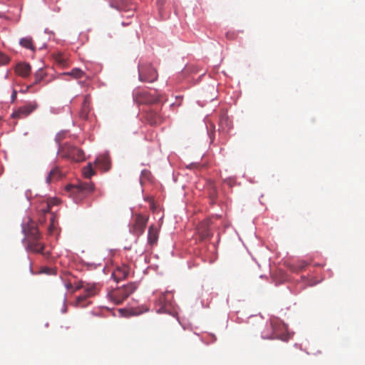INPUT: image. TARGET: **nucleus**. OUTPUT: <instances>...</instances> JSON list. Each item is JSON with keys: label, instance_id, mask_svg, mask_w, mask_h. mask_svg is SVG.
Segmentation results:
<instances>
[{"label": "nucleus", "instance_id": "dca6fc26", "mask_svg": "<svg viewBox=\"0 0 365 365\" xmlns=\"http://www.w3.org/2000/svg\"><path fill=\"white\" fill-rule=\"evenodd\" d=\"M59 203V200L58 199H50L47 200H44L41 202L38 210L40 212H42L43 214L47 212H51V208L53 206L56 205Z\"/></svg>", "mask_w": 365, "mask_h": 365}, {"label": "nucleus", "instance_id": "1a4fd4ad", "mask_svg": "<svg viewBox=\"0 0 365 365\" xmlns=\"http://www.w3.org/2000/svg\"><path fill=\"white\" fill-rule=\"evenodd\" d=\"M67 190L71 191L73 193L79 192L82 194H88L94 190V185L91 182H80L76 185L68 186Z\"/></svg>", "mask_w": 365, "mask_h": 365}, {"label": "nucleus", "instance_id": "7c9ffc66", "mask_svg": "<svg viewBox=\"0 0 365 365\" xmlns=\"http://www.w3.org/2000/svg\"><path fill=\"white\" fill-rule=\"evenodd\" d=\"M237 35L234 32H227L226 33V38L230 40H233L236 38Z\"/></svg>", "mask_w": 365, "mask_h": 365}, {"label": "nucleus", "instance_id": "f704fd0d", "mask_svg": "<svg viewBox=\"0 0 365 365\" xmlns=\"http://www.w3.org/2000/svg\"><path fill=\"white\" fill-rule=\"evenodd\" d=\"M67 289H70L72 287L71 283L68 282L66 284Z\"/></svg>", "mask_w": 365, "mask_h": 365}, {"label": "nucleus", "instance_id": "6ab92c4d", "mask_svg": "<svg viewBox=\"0 0 365 365\" xmlns=\"http://www.w3.org/2000/svg\"><path fill=\"white\" fill-rule=\"evenodd\" d=\"M219 127L220 130L223 131H228L231 127V122L229 120L228 117L226 115H221L219 121Z\"/></svg>", "mask_w": 365, "mask_h": 365}, {"label": "nucleus", "instance_id": "f8f14e48", "mask_svg": "<svg viewBox=\"0 0 365 365\" xmlns=\"http://www.w3.org/2000/svg\"><path fill=\"white\" fill-rule=\"evenodd\" d=\"M130 268L127 264L116 267L112 273V277L116 282L123 280L128 276Z\"/></svg>", "mask_w": 365, "mask_h": 365}, {"label": "nucleus", "instance_id": "72a5a7b5", "mask_svg": "<svg viewBox=\"0 0 365 365\" xmlns=\"http://www.w3.org/2000/svg\"><path fill=\"white\" fill-rule=\"evenodd\" d=\"M42 79V77H38L37 75L36 76V81H35V83H37L38 82H39Z\"/></svg>", "mask_w": 365, "mask_h": 365}, {"label": "nucleus", "instance_id": "4be33fe9", "mask_svg": "<svg viewBox=\"0 0 365 365\" xmlns=\"http://www.w3.org/2000/svg\"><path fill=\"white\" fill-rule=\"evenodd\" d=\"M20 45L26 48L34 51L35 47L33 43V40L31 37L22 38L20 40Z\"/></svg>", "mask_w": 365, "mask_h": 365}, {"label": "nucleus", "instance_id": "f3484780", "mask_svg": "<svg viewBox=\"0 0 365 365\" xmlns=\"http://www.w3.org/2000/svg\"><path fill=\"white\" fill-rule=\"evenodd\" d=\"M15 72L19 76L26 78L30 75L31 66L26 63H19L15 67Z\"/></svg>", "mask_w": 365, "mask_h": 365}, {"label": "nucleus", "instance_id": "412c9836", "mask_svg": "<svg viewBox=\"0 0 365 365\" xmlns=\"http://www.w3.org/2000/svg\"><path fill=\"white\" fill-rule=\"evenodd\" d=\"M82 173L83 177L88 179H90L92 176H93L96 174V171L91 163H88L86 166L83 168Z\"/></svg>", "mask_w": 365, "mask_h": 365}, {"label": "nucleus", "instance_id": "20e7f679", "mask_svg": "<svg viewBox=\"0 0 365 365\" xmlns=\"http://www.w3.org/2000/svg\"><path fill=\"white\" fill-rule=\"evenodd\" d=\"M139 79L140 81L152 83L157 80V71L148 63H141L138 66Z\"/></svg>", "mask_w": 365, "mask_h": 365}, {"label": "nucleus", "instance_id": "a211bd4d", "mask_svg": "<svg viewBox=\"0 0 365 365\" xmlns=\"http://www.w3.org/2000/svg\"><path fill=\"white\" fill-rule=\"evenodd\" d=\"M158 240V229L155 225H150L148 229V241L150 245L157 244Z\"/></svg>", "mask_w": 365, "mask_h": 365}, {"label": "nucleus", "instance_id": "6e6552de", "mask_svg": "<svg viewBox=\"0 0 365 365\" xmlns=\"http://www.w3.org/2000/svg\"><path fill=\"white\" fill-rule=\"evenodd\" d=\"M97 287L96 285L88 286L85 289V294L77 297L76 301V305L79 307H85L90 302H86L88 297L94 296L97 293Z\"/></svg>", "mask_w": 365, "mask_h": 365}, {"label": "nucleus", "instance_id": "7ed1b4c3", "mask_svg": "<svg viewBox=\"0 0 365 365\" xmlns=\"http://www.w3.org/2000/svg\"><path fill=\"white\" fill-rule=\"evenodd\" d=\"M136 288V284L131 282L120 288L111 291L108 293V296L113 303L119 304L126 299L133 292H134Z\"/></svg>", "mask_w": 365, "mask_h": 365}, {"label": "nucleus", "instance_id": "c85d7f7f", "mask_svg": "<svg viewBox=\"0 0 365 365\" xmlns=\"http://www.w3.org/2000/svg\"><path fill=\"white\" fill-rule=\"evenodd\" d=\"M151 176V173L148 170H143L141 172V181L143 180H149L150 177Z\"/></svg>", "mask_w": 365, "mask_h": 365}, {"label": "nucleus", "instance_id": "a878e982", "mask_svg": "<svg viewBox=\"0 0 365 365\" xmlns=\"http://www.w3.org/2000/svg\"><path fill=\"white\" fill-rule=\"evenodd\" d=\"M55 61L61 66H65L66 64V59L61 53H56L54 55Z\"/></svg>", "mask_w": 365, "mask_h": 365}, {"label": "nucleus", "instance_id": "5701e85b", "mask_svg": "<svg viewBox=\"0 0 365 365\" xmlns=\"http://www.w3.org/2000/svg\"><path fill=\"white\" fill-rule=\"evenodd\" d=\"M97 165L101 166L104 170H107L109 168V160L106 156H101L97 158L95 160Z\"/></svg>", "mask_w": 365, "mask_h": 365}, {"label": "nucleus", "instance_id": "2eb2a0df", "mask_svg": "<svg viewBox=\"0 0 365 365\" xmlns=\"http://www.w3.org/2000/svg\"><path fill=\"white\" fill-rule=\"evenodd\" d=\"M23 231L27 237V239L41 238V235L34 222H31L27 226L23 227Z\"/></svg>", "mask_w": 365, "mask_h": 365}, {"label": "nucleus", "instance_id": "f03ea898", "mask_svg": "<svg viewBox=\"0 0 365 365\" xmlns=\"http://www.w3.org/2000/svg\"><path fill=\"white\" fill-rule=\"evenodd\" d=\"M58 153L61 158H66L72 162L78 163L85 159L83 151L71 144L66 143L61 145Z\"/></svg>", "mask_w": 365, "mask_h": 365}, {"label": "nucleus", "instance_id": "9b49d317", "mask_svg": "<svg viewBox=\"0 0 365 365\" xmlns=\"http://www.w3.org/2000/svg\"><path fill=\"white\" fill-rule=\"evenodd\" d=\"M26 250L34 253H41L46 256V253L43 252L44 245L40 242V238L27 239Z\"/></svg>", "mask_w": 365, "mask_h": 365}, {"label": "nucleus", "instance_id": "bb28decb", "mask_svg": "<svg viewBox=\"0 0 365 365\" xmlns=\"http://www.w3.org/2000/svg\"><path fill=\"white\" fill-rule=\"evenodd\" d=\"M9 61L10 58L3 52L0 51V66L6 65Z\"/></svg>", "mask_w": 365, "mask_h": 365}, {"label": "nucleus", "instance_id": "f257e3e1", "mask_svg": "<svg viewBox=\"0 0 365 365\" xmlns=\"http://www.w3.org/2000/svg\"><path fill=\"white\" fill-rule=\"evenodd\" d=\"M270 326L272 329V333L263 334L262 336L263 339H276L287 341L292 337V334L288 331L287 326L279 318H272L270 319Z\"/></svg>", "mask_w": 365, "mask_h": 365}, {"label": "nucleus", "instance_id": "0eeeda50", "mask_svg": "<svg viewBox=\"0 0 365 365\" xmlns=\"http://www.w3.org/2000/svg\"><path fill=\"white\" fill-rule=\"evenodd\" d=\"M38 106V103L36 101L29 102L14 112L11 117L14 118H26L34 112Z\"/></svg>", "mask_w": 365, "mask_h": 365}, {"label": "nucleus", "instance_id": "393cba45", "mask_svg": "<svg viewBox=\"0 0 365 365\" xmlns=\"http://www.w3.org/2000/svg\"><path fill=\"white\" fill-rule=\"evenodd\" d=\"M64 75H69L72 76L74 78H81L85 76V73L83 71H81L80 68H76L71 70V72L64 73Z\"/></svg>", "mask_w": 365, "mask_h": 365}, {"label": "nucleus", "instance_id": "423d86ee", "mask_svg": "<svg viewBox=\"0 0 365 365\" xmlns=\"http://www.w3.org/2000/svg\"><path fill=\"white\" fill-rule=\"evenodd\" d=\"M148 217L138 214L135 216L133 224L130 227V231L138 236L140 235L145 230Z\"/></svg>", "mask_w": 365, "mask_h": 365}, {"label": "nucleus", "instance_id": "4468645a", "mask_svg": "<svg viewBox=\"0 0 365 365\" xmlns=\"http://www.w3.org/2000/svg\"><path fill=\"white\" fill-rule=\"evenodd\" d=\"M110 6L118 11H129L132 9V4H130L125 0H109Z\"/></svg>", "mask_w": 365, "mask_h": 365}, {"label": "nucleus", "instance_id": "c756f323", "mask_svg": "<svg viewBox=\"0 0 365 365\" xmlns=\"http://www.w3.org/2000/svg\"><path fill=\"white\" fill-rule=\"evenodd\" d=\"M56 225H57V223H56V224L50 223L48 229V232L50 235L53 234L54 231L56 230Z\"/></svg>", "mask_w": 365, "mask_h": 365}, {"label": "nucleus", "instance_id": "9d476101", "mask_svg": "<svg viewBox=\"0 0 365 365\" xmlns=\"http://www.w3.org/2000/svg\"><path fill=\"white\" fill-rule=\"evenodd\" d=\"M211 220L210 219L201 222L197 226V233L201 240L210 238L212 232L210 230Z\"/></svg>", "mask_w": 365, "mask_h": 365}, {"label": "nucleus", "instance_id": "473e14b6", "mask_svg": "<svg viewBox=\"0 0 365 365\" xmlns=\"http://www.w3.org/2000/svg\"><path fill=\"white\" fill-rule=\"evenodd\" d=\"M16 96H17V92H16V91L14 90L12 95H11V99L13 101L16 100Z\"/></svg>", "mask_w": 365, "mask_h": 365}, {"label": "nucleus", "instance_id": "aec40b11", "mask_svg": "<svg viewBox=\"0 0 365 365\" xmlns=\"http://www.w3.org/2000/svg\"><path fill=\"white\" fill-rule=\"evenodd\" d=\"M61 174L58 168H53L48 173L46 178V182L51 183L53 181L57 180L61 178Z\"/></svg>", "mask_w": 365, "mask_h": 365}, {"label": "nucleus", "instance_id": "c9c22d12", "mask_svg": "<svg viewBox=\"0 0 365 365\" xmlns=\"http://www.w3.org/2000/svg\"><path fill=\"white\" fill-rule=\"evenodd\" d=\"M163 299H164V297H160V301L161 302H163Z\"/></svg>", "mask_w": 365, "mask_h": 365}, {"label": "nucleus", "instance_id": "b1692460", "mask_svg": "<svg viewBox=\"0 0 365 365\" xmlns=\"http://www.w3.org/2000/svg\"><path fill=\"white\" fill-rule=\"evenodd\" d=\"M307 263L305 261H298L297 262L290 265V269L292 272H297L304 269L307 266Z\"/></svg>", "mask_w": 365, "mask_h": 365}, {"label": "nucleus", "instance_id": "ddd939ff", "mask_svg": "<svg viewBox=\"0 0 365 365\" xmlns=\"http://www.w3.org/2000/svg\"><path fill=\"white\" fill-rule=\"evenodd\" d=\"M145 119L151 125H160L163 121V118L160 113L153 109H150L146 112Z\"/></svg>", "mask_w": 365, "mask_h": 365}, {"label": "nucleus", "instance_id": "2f4dec72", "mask_svg": "<svg viewBox=\"0 0 365 365\" xmlns=\"http://www.w3.org/2000/svg\"><path fill=\"white\" fill-rule=\"evenodd\" d=\"M50 223L51 224H56L57 223L56 222V215L53 212H51V219H50Z\"/></svg>", "mask_w": 365, "mask_h": 365}, {"label": "nucleus", "instance_id": "e433bc0d", "mask_svg": "<svg viewBox=\"0 0 365 365\" xmlns=\"http://www.w3.org/2000/svg\"><path fill=\"white\" fill-rule=\"evenodd\" d=\"M32 86H28L27 88H26V91L29 89L30 87H31Z\"/></svg>", "mask_w": 365, "mask_h": 365}, {"label": "nucleus", "instance_id": "cd10ccee", "mask_svg": "<svg viewBox=\"0 0 365 365\" xmlns=\"http://www.w3.org/2000/svg\"><path fill=\"white\" fill-rule=\"evenodd\" d=\"M40 272L48 275H54L56 274V269L52 267H44L41 269Z\"/></svg>", "mask_w": 365, "mask_h": 365}, {"label": "nucleus", "instance_id": "39448f33", "mask_svg": "<svg viewBox=\"0 0 365 365\" xmlns=\"http://www.w3.org/2000/svg\"><path fill=\"white\" fill-rule=\"evenodd\" d=\"M133 98L138 104H153L158 102V97L150 94L145 90H136L133 93Z\"/></svg>", "mask_w": 365, "mask_h": 365}]
</instances>
